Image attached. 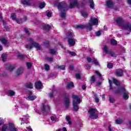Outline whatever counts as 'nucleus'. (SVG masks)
Segmentation results:
<instances>
[{
    "mask_svg": "<svg viewBox=\"0 0 131 131\" xmlns=\"http://www.w3.org/2000/svg\"><path fill=\"white\" fill-rule=\"evenodd\" d=\"M63 104L65 105L66 108H68L70 105V100L69 97H66L63 100Z\"/></svg>",
    "mask_w": 131,
    "mask_h": 131,
    "instance_id": "12",
    "label": "nucleus"
},
{
    "mask_svg": "<svg viewBox=\"0 0 131 131\" xmlns=\"http://www.w3.org/2000/svg\"><path fill=\"white\" fill-rule=\"evenodd\" d=\"M107 68H109V69H111L113 68V63H109L107 65Z\"/></svg>",
    "mask_w": 131,
    "mask_h": 131,
    "instance_id": "38",
    "label": "nucleus"
},
{
    "mask_svg": "<svg viewBox=\"0 0 131 131\" xmlns=\"http://www.w3.org/2000/svg\"><path fill=\"white\" fill-rule=\"evenodd\" d=\"M66 120H67V121H69V120H70V117L67 116L66 117Z\"/></svg>",
    "mask_w": 131,
    "mask_h": 131,
    "instance_id": "61",
    "label": "nucleus"
},
{
    "mask_svg": "<svg viewBox=\"0 0 131 131\" xmlns=\"http://www.w3.org/2000/svg\"><path fill=\"white\" fill-rule=\"evenodd\" d=\"M86 60H87L88 63H92V62H94L95 63V64H96V65H99V62H98L97 59H96V58H93L92 59L91 58H90V57H87Z\"/></svg>",
    "mask_w": 131,
    "mask_h": 131,
    "instance_id": "14",
    "label": "nucleus"
},
{
    "mask_svg": "<svg viewBox=\"0 0 131 131\" xmlns=\"http://www.w3.org/2000/svg\"><path fill=\"white\" fill-rule=\"evenodd\" d=\"M50 98H53L54 97V93H50Z\"/></svg>",
    "mask_w": 131,
    "mask_h": 131,
    "instance_id": "62",
    "label": "nucleus"
},
{
    "mask_svg": "<svg viewBox=\"0 0 131 131\" xmlns=\"http://www.w3.org/2000/svg\"><path fill=\"white\" fill-rule=\"evenodd\" d=\"M127 3L128 4V5H131V0H127Z\"/></svg>",
    "mask_w": 131,
    "mask_h": 131,
    "instance_id": "64",
    "label": "nucleus"
},
{
    "mask_svg": "<svg viewBox=\"0 0 131 131\" xmlns=\"http://www.w3.org/2000/svg\"><path fill=\"white\" fill-rule=\"evenodd\" d=\"M46 6V3L45 2H42L39 4V8L40 9H43Z\"/></svg>",
    "mask_w": 131,
    "mask_h": 131,
    "instance_id": "30",
    "label": "nucleus"
},
{
    "mask_svg": "<svg viewBox=\"0 0 131 131\" xmlns=\"http://www.w3.org/2000/svg\"><path fill=\"white\" fill-rule=\"evenodd\" d=\"M95 73H96L97 74V75H98V76H99L100 78H101V77H102V75L98 71H96Z\"/></svg>",
    "mask_w": 131,
    "mask_h": 131,
    "instance_id": "58",
    "label": "nucleus"
},
{
    "mask_svg": "<svg viewBox=\"0 0 131 131\" xmlns=\"http://www.w3.org/2000/svg\"><path fill=\"white\" fill-rule=\"evenodd\" d=\"M73 104H80V98L77 95L73 96Z\"/></svg>",
    "mask_w": 131,
    "mask_h": 131,
    "instance_id": "11",
    "label": "nucleus"
},
{
    "mask_svg": "<svg viewBox=\"0 0 131 131\" xmlns=\"http://www.w3.org/2000/svg\"><path fill=\"white\" fill-rule=\"evenodd\" d=\"M25 86L27 89H33V84H32V83H27V84H25Z\"/></svg>",
    "mask_w": 131,
    "mask_h": 131,
    "instance_id": "21",
    "label": "nucleus"
},
{
    "mask_svg": "<svg viewBox=\"0 0 131 131\" xmlns=\"http://www.w3.org/2000/svg\"><path fill=\"white\" fill-rule=\"evenodd\" d=\"M81 14L83 17H87L89 15V14L85 12H81Z\"/></svg>",
    "mask_w": 131,
    "mask_h": 131,
    "instance_id": "42",
    "label": "nucleus"
},
{
    "mask_svg": "<svg viewBox=\"0 0 131 131\" xmlns=\"http://www.w3.org/2000/svg\"><path fill=\"white\" fill-rule=\"evenodd\" d=\"M44 28L45 29H46V30H50L51 29V26H50L48 25H47L46 26H44Z\"/></svg>",
    "mask_w": 131,
    "mask_h": 131,
    "instance_id": "44",
    "label": "nucleus"
},
{
    "mask_svg": "<svg viewBox=\"0 0 131 131\" xmlns=\"http://www.w3.org/2000/svg\"><path fill=\"white\" fill-rule=\"evenodd\" d=\"M2 60L3 62H6V60H7V54H3L2 55Z\"/></svg>",
    "mask_w": 131,
    "mask_h": 131,
    "instance_id": "27",
    "label": "nucleus"
},
{
    "mask_svg": "<svg viewBox=\"0 0 131 131\" xmlns=\"http://www.w3.org/2000/svg\"><path fill=\"white\" fill-rule=\"evenodd\" d=\"M44 66H45V70H46V71H48V70H50V66L49 64H45Z\"/></svg>",
    "mask_w": 131,
    "mask_h": 131,
    "instance_id": "40",
    "label": "nucleus"
},
{
    "mask_svg": "<svg viewBox=\"0 0 131 131\" xmlns=\"http://www.w3.org/2000/svg\"><path fill=\"white\" fill-rule=\"evenodd\" d=\"M70 2V9H73V8H75V7H78L79 4H78V2L77 0H69Z\"/></svg>",
    "mask_w": 131,
    "mask_h": 131,
    "instance_id": "10",
    "label": "nucleus"
},
{
    "mask_svg": "<svg viewBox=\"0 0 131 131\" xmlns=\"http://www.w3.org/2000/svg\"><path fill=\"white\" fill-rule=\"evenodd\" d=\"M122 122H123V120H122V119L119 118L116 120V123L117 124H121Z\"/></svg>",
    "mask_w": 131,
    "mask_h": 131,
    "instance_id": "25",
    "label": "nucleus"
},
{
    "mask_svg": "<svg viewBox=\"0 0 131 131\" xmlns=\"http://www.w3.org/2000/svg\"><path fill=\"white\" fill-rule=\"evenodd\" d=\"M47 17H52V12H47Z\"/></svg>",
    "mask_w": 131,
    "mask_h": 131,
    "instance_id": "51",
    "label": "nucleus"
},
{
    "mask_svg": "<svg viewBox=\"0 0 131 131\" xmlns=\"http://www.w3.org/2000/svg\"><path fill=\"white\" fill-rule=\"evenodd\" d=\"M110 103H114V102H115V99H114L112 96H110Z\"/></svg>",
    "mask_w": 131,
    "mask_h": 131,
    "instance_id": "34",
    "label": "nucleus"
},
{
    "mask_svg": "<svg viewBox=\"0 0 131 131\" xmlns=\"http://www.w3.org/2000/svg\"><path fill=\"white\" fill-rule=\"evenodd\" d=\"M78 104V103H73L74 109L75 111H78V109H79L78 105H77Z\"/></svg>",
    "mask_w": 131,
    "mask_h": 131,
    "instance_id": "29",
    "label": "nucleus"
},
{
    "mask_svg": "<svg viewBox=\"0 0 131 131\" xmlns=\"http://www.w3.org/2000/svg\"><path fill=\"white\" fill-rule=\"evenodd\" d=\"M60 16L62 19H65V18H66V14L64 12H61Z\"/></svg>",
    "mask_w": 131,
    "mask_h": 131,
    "instance_id": "37",
    "label": "nucleus"
},
{
    "mask_svg": "<svg viewBox=\"0 0 131 131\" xmlns=\"http://www.w3.org/2000/svg\"><path fill=\"white\" fill-rule=\"evenodd\" d=\"M21 4L24 5L25 6H31V2L30 1H27L26 0H21Z\"/></svg>",
    "mask_w": 131,
    "mask_h": 131,
    "instance_id": "19",
    "label": "nucleus"
},
{
    "mask_svg": "<svg viewBox=\"0 0 131 131\" xmlns=\"http://www.w3.org/2000/svg\"><path fill=\"white\" fill-rule=\"evenodd\" d=\"M110 54L112 57H116V54L113 51H110Z\"/></svg>",
    "mask_w": 131,
    "mask_h": 131,
    "instance_id": "45",
    "label": "nucleus"
},
{
    "mask_svg": "<svg viewBox=\"0 0 131 131\" xmlns=\"http://www.w3.org/2000/svg\"><path fill=\"white\" fill-rule=\"evenodd\" d=\"M116 23L118 24L119 26H122L123 28L124 29H127L128 30H130L131 32V25L128 24V23H126L123 25L124 23V21L121 17H118L116 20Z\"/></svg>",
    "mask_w": 131,
    "mask_h": 131,
    "instance_id": "3",
    "label": "nucleus"
},
{
    "mask_svg": "<svg viewBox=\"0 0 131 131\" xmlns=\"http://www.w3.org/2000/svg\"><path fill=\"white\" fill-rule=\"evenodd\" d=\"M50 105L49 104H42L41 106V112L44 115L47 114L48 113L49 111H50Z\"/></svg>",
    "mask_w": 131,
    "mask_h": 131,
    "instance_id": "9",
    "label": "nucleus"
},
{
    "mask_svg": "<svg viewBox=\"0 0 131 131\" xmlns=\"http://www.w3.org/2000/svg\"><path fill=\"white\" fill-rule=\"evenodd\" d=\"M15 94V92L12 90H10L8 92V95L9 96V97H12V96H14Z\"/></svg>",
    "mask_w": 131,
    "mask_h": 131,
    "instance_id": "26",
    "label": "nucleus"
},
{
    "mask_svg": "<svg viewBox=\"0 0 131 131\" xmlns=\"http://www.w3.org/2000/svg\"><path fill=\"white\" fill-rule=\"evenodd\" d=\"M67 36H68V43L71 47H73L75 45V40L73 39V36L74 34L72 32H68L67 34Z\"/></svg>",
    "mask_w": 131,
    "mask_h": 131,
    "instance_id": "8",
    "label": "nucleus"
},
{
    "mask_svg": "<svg viewBox=\"0 0 131 131\" xmlns=\"http://www.w3.org/2000/svg\"><path fill=\"white\" fill-rule=\"evenodd\" d=\"M82 90H85L86 89V87L85 86V85H83L82 86Z\"/></svg>",
    "mask_w": 131,
    "mask_h": 131,
    "instance_id": "63",
    "label": "nucleus"
},
{
    "mask_svg": "<svg viewBox=\"0 0 131 131\" xmlns=\"http://www.w3.org/2000/svg\"><path fill=\"white\" fill-rule=\"evenodd\" d=\"M108 82H109V84H110V90L111 91H115L114 88H113V87L112 86V82H111V80L108 79Z\"/></svg>",
    "mask_w": 131,
    "mask_h": 131,
    "instance_id": "28",
    "label": "nucleus"
},
{
    "mask_svg": "<svg viewBox=\"0 0 131 131\" xmlns=\"http://www.w3.org/2000/svg\"><path fill=\"white\" fill-rule=\"evenodd\" d=\"M113 5L114 4L112 0H107L105 2V6H106L107 8H112Z\"/></svg>",
    "mask_w": 131,
    "mask_h": 131,
    "instance_id": "16",
    "label": "nucleus"
},
{
    "mask_svg": "<svg viewBox=\"0 0 131 131\" xmlns=\"http://www.w3.org/2000/svg\"><path fill=\"white\" fill-rule=\"evenodd\" d=\"M91 83H94L96 81V77L95 75L93 76L90 79Z\"/></svg>",
    "mask_w": 131,
    "mask_h": 131,
    "instance_id": "32",
    "label": "nucleus"
},
{
    "mask_svg": "<svg viewBox=\"0 0 131 131\" xmlns=\"http://www.w3.org/2000/svg\"><path fill=\"white\" fill-rule=\"evenodd\" d=\"M50 119L52 121H54L55 122H58L59 121V119L56 118V116H52Z\"/></svg>",
    "mask_w": 131,
    "mask_h": 131,
    "instance_id": "22",
    "label": "nucleus"
},
{
    "mask_svg": "<svg viewBox=\"0 0 131 131\" xmlns=\"http://www.w3.org/2000/svg\"><path fill=\"white\" fill-rule=\"evenodd\" d=\"M46 60L48 61V62H53V58L52 57H47L46 58Z\"/></svg>",
    "mask_w": 131,
    "mask_h": 131,
    "instance_id": "50",
    "label": "nucleus"
},
{
    "mask_svg": "<svg viewBox=\"0 0 131 131\" xmlns=\"http://www.w3.org/2000/svg\"><path fill=\"white\" fill-rule=\"evenodd\" d=\"M94 97H95V102L96 103H99V102H100L99 98H98V97L97 96V95L95 94L94 95Z\"/></svg>",
    "mask_w": 131,
    "mask_h": 131,
    "instance_id": "46",
    "label": "nucleus"
},
{
    "mask_svg": "<svg viewBox=\"0 0 131 131\" xmlns=\"http://www.w3.org/2000/svg\"><path fill=\"white\" fill-rule=\"evenodd\" d=\"M17 23H18V24H21L23 23V20H22L21 19L18 18L16 19Z\"/></svg>",
    "mask_w": 131,
    "mask_h": 131,
    "instance_id": "48",
    "label": "nucleus"
},
{
    "mask_svg": "<svg viewBox=\"0 0 131 131\" xmlns=\"http://www.w3.org/2000/svg\"><path fill=\"white\" fill-rule=\"evenodd\" d=\"M74 85L73 84V82H70L68 84L67 88L68 89H70V88H72V86H73Z\"/></svg>",
    "mask_w": 131,
    "mask_h": 131,
    "instance_id": "36",
    "label": "nucleus"
},
{
    "mask_svg": "<svg viewBox=\"0 0 131 131\" xmlns=\"http://www.w3.org/2000/svg\"><path fill=\"white\" fill-rule=\"evenodd\" d=\"M75 76L77 79H80V75L79 74H76Z\"/></svg>",
    "mask_w": 131,
    "mask_h": 131,
    "instance_id": "54",
    "label": "nucleus"
},
{
    "mask_svg": "<svg viewBox=\"0 0 131 131\" xmlns=\"http://www.w3.org/2000/svg\"><path fill=\"white\" fill-rule=\"evenodd\" d=\"M57 131H67V129H66V128L63 127V128H62V129H57Z\"/></svg>",
    "mask_w": 131,
    "mask_h": 131,
    "instance_id": "53",
    "label": "nucleus"
},
{
    "mask_svg": "<svg viewBox=\"0 0 131 131\" xmlns=\"http://www.w3.org/2000/svg\"><path fill=\"white\" fill-rule=\"evenodd\" d=\"M122 93L124 94L123 96V98L125 99V100H127V99H128V94L125 91L124 87L119 88L117 90L115 91V94H121Z\"/></svg>",
    "mask_w": 131,
    "mask_h": 131,
    "instance_id": "6",
    "label": "nucleus"
},
{
    "mask_svg": "<svg viewBox=\"0 0 131 131\" xmlns=\"http://www.w3.org/2000/svg\"><path fill=\"white\" fill-rule=\"evenodd\" d=\"M111 45H112V46H116L117 45V41L114 39H111Z\"/></svg>",
    "mask_w": 131,
    "mask_h": 131,
    "instance_id": "24",
    "label": "nucleus"
},
{
    "mask_svg": "<svg viewBox=\"0 0 131 131\" xmlns=\"http://www.w3.org/2000/svg\"><path fill=\"white\" fill-rule=\"evenodd\" d=\"M4 124V120L0 118V125Z\"/></svg>",
    "mask_w": 131,
    "mask_h": 131,
    "instance_id": "59",
    "label": "nucleus"
},
{
    "mask_svg": "<svg viewBox=\"0 0 131 131\" xmlns=\"http://www.w3.org/2000/svg\"><path fill=\"white\" fill-rule=\"evenodd\" d=\"M89 3L91 9H94V8H95V4H94V1L93 0H89Z\"/></svg>",
    "mask_w": 131,
    "mask_h": 131,
    "instance_id": "23",
    "label": "nucleus"
},
{
    "mask_svg": "<svg viewBox=\"0 0 131 131\" xmlns=\"http://www.w3.org/2000/svg\"><path fill=\"white\" fill-rule=\"evenodd\" d=\"M11 18L12 20H15L16 19V14L15 13L12 14Z\"/></svg>",
    "mask_w": 131,
    "mask_h": 131,
    "instance_id": "49",
    "label": "nucleus"
},
{
    "mask_svg": "<svg viewBox=\"0 0 131 131\" xmlns=\"http://www.w3.org/2000/svg\"><path fill=\"white\" fill-rule=\"evenodd\" d=\"M96 36H100L101 35V32L100 31H97L96 33Z\"/></svg>",
    "mask_w": 131,
    "mask_h": 131,
    "instance_id": "56",
    "label": "nucleus"
},
{
    "mask_svg": "<svg viewBox=\"0 0 131 131\" xmlns=\"http://www.w3.org/2000/svg\"><path fill=\"white\" fill-rule=\"evenodd\" d=\"M113 82L115 84V85L118 86L120 84V83L118 80H116V79H113Z\"/></svg>",
    "mask_w": 131,
    "mask_h": 131,
    "instance_id": "31",
    "label": "nucleus"
},
{
    "mask_svg": "<svg viewBox=\"0 0 131 131\" xmlns=\"http://www.w3.org/2000/svg\"><path fill=\"white\" fill-rule=\"evenodd\" d=\"M28 41L31 43V45H25L26 49L30 51L33 48H36L37 50H41V47H40V45L38 43L34 41V40L33 38H29L28 39Z\"/></svg>",
    "mask_w": 131,
    "mask_h": 131,
    "instance_id": "2",
    "label": "nucleus"
},
{
    "mask_svg": "<svg viewBox=\"0 0 131 131\" xmlns=\"http://www.w3.org/2000/svg\"><path fill=\"white\" fill-rule=\"evenodd\" d=\"M55 6L57 7L59 11H63V12H67V11H68V5L65 2L57 3L55 4Z\"/></svg>",
    "mask_w": 131,
    "mask_h": 131,
    "instance_id": "4",
    "label": "nucleus"
},
{
    "mask_svg": "<svg viewBox=\"0 0 131 131\" xmlns=\"http://www.w3.org/2000/svg\"><path fill=\"white\" fill-rule=\"evenodd\" d=\"M99 24V20L98 18L96 17H91L90 19V23L86 25H79L76 26L75 28L79 29H84V28H87L89 30H92L93 26L92 25H98Z\"/></svg>",
    "mask_w": 131,
    "mask_h": 131,
    "instance_id": "1",
    "label": "nucleus"
},
{
    "mask_svg": "<svg viewBox=\"0 0 131 131\" xmlns=\"http://www.w3.org/2000/svg\"><path fill=\"white\" fill-rule=\"evenodd\" d=\"M116 75L118 77H121V76L123 75V71L122 70V69H117L116 71Z\"/></svg>",
    "mask_w": 131,
    "mask_h": 131,
    "instance_id": "13",
    "label": "nucleus"
},
{
    "mask_svg": "<svg viewBox=\"0 0 131 131\" xmlns=\"http://www.w3.org/2000/svg\"><path fill=\"white\" fill-rule=\"evenodd\" d=\"M8 69L10 71H12V70H14V67L12 66H10L8 67Z\"/></svg>",
    "mask_w": 131,
    "mask_h": 131,
    "instance_id": "52",
    "label": "nucleus"
},
{
    "mask_svg": "<svg viewBox=\"0 0 131 131\" xmlns=\"http://www.w3.org/2000/svg\"><path fill=\"white\" fill-rule=\"evenodd\" d=\"M27 67L28 69H30L32 67V64L31 62H27Z\"/></svg>",
    "mask_w": 131,
    "mask_h": 131,
    "instance_id": "39",
    "label": "nucleus"
},
{
    "mask_svg": "<svg viewBox=\"0 0 131 131\" xmlns=\"http://www.w3.org/2000/svg\"><path fill=\"white\" fill-rule=\"evenodd\" d=\"M6 130L17 131V128L15 127L14 124L12 123H9L8 124V126H7V125H4L2 127V131H6Z\"/></svg>",
    "mask_w": 131,
    "mask_h": 131,
    "instance_id": "5",
    "label": "nucleus"
},
{
    "mask_svg": "<svg viewBox=\"0 0 131 131\" xmlns=\"http://www.w3.org/2000/svg\"><path fill=\"white\" fill-rule=\"evenodd\" d=\"M22 73H23V68L18 69L16 71V75H17V76L21 75Z\"/></svg>",
    "mask_w": 131,
    "mask_h": 131,
    "instance_id": "20",
    "label": "nucleus"
},
{
    "mask_svg": "<svg viewBox=\"0 0 131 131\" xmlns=\"http://www.w3.org/2000/svg\"><path fill=\"white\" fill-rule=\"evenodd\" d=\"M0 41L2 45H4L5 46L9 45V43L8 42V39H6L5 38L3 37L0 38Z\"/></svg>",
    "mask_w": 131,
    "mask_h": 131,
    "instance_id": "18",
    "label": "nucleus"
},
{
    "mask_svg": "<svg viewBox=\"0 0 131 131\" xmlns=\"http://www.w3.org/2000/svg\"><path fill=\"white\" fill-rule=\"evenodd\" d=\"M17 57H18V58H19V59H23V58H24V57H25V55L19 54L17 55Z\"/></svg>",
    "mask_w": 131,
    "mask_h": 131,
    "instance_id": "43",
    "label": "nucleus"
},
{
    "mask_svg": "<svg viewBox=\"0 0 131 131\" xmlns=\"http://www.w3.org/2000/svg\"><path fill=\"white\" fill-rule=\"evenodd\" d=\"M69 54L70 55H71V56H72L73 57H75V56H77L76 53H75V52H70Z\"/></svg>",
    "mask_w": 131,
    "mask_h": 131,
    "instance_id": "47",
    "label": "nucleus"
},
{
    "mask_svg": "<svg viewBox=\"0 0 131 131\" xmlns=\"http://www.w3.org/2000/svg\"><path fill=\"white\" fill-rule=\"evenodd\" d=\"M56 68H57L58 69H61V70H64V69H65L66 67L64 65H62V66H56Z\"/></svg>",
    "mask_w": 131,
    "mask_h": 131,
    "instance_id": "33",
    "label": "nucleus"
},
{
    "mask_svg": "<svg viewBox=\"0 0 131 131\" xmlns=\"http://www.w3.org/2000/svg\"><path fill=\"white\" fill-rule=\"evenodd\" d=\"M35 88V89H42V84L41 83V82L40 81L36 82Z\"/></svg>",
    "mask_w": 131,
    "mask_h": 131,
    "instance_id": "17",
    "label": "nucleus"
},
{
    "mask_svg": "<svg viewBox=\"0 0 131 131\" xmlns=\"http://www.w3.org/2000/svg\"><path fill=\"white\" fill-rule=\"evenodd\" d=\"M85 67H86L87 70H90V69H91V66H90L89 64H85Z\"/></svg>",
    "mask_w": 131,
    "mask_h": 131,
    "instance_id": "55",
    "label": "nucleus"
},
{
    "mask_svg": "<svg viewBox=\"0 0 131 131\" xmlns=\"http://www.w3.org/2000/svg\"><path fill=\"white\" fill-rule=\"evenodd\" d=\"M73 68V64H71L69 67V69H70V70H72Z\"/></svg>",
    "mask_w": 131,
    "mask_h": 131,
    "instance_id": "60",
    "label": "nucleus"
},
{
    "mask_svg": "<svg viewBox=\"0 0 131 131\" xmlns=\"http://www.w3.org/2000/svg\"><path fill=\"white\" fill-rule=\"evenodd\" d=\"M103 51L104 52V53H108V47H107L106 46H104L103 47Z\"/></svg>",
    "mask_w": 131,
    "mask_h": 131,
    "instance_id": "41",
    "label": "nucleus"
},
{
    "mask_svg": "<svg viewBox=\"0 0 131 131\" xmlns=\"http://www.w3.org/2000/svg\"><path fill=\"white\" fill-rule=\"evenodd\" d=\"M28 94H29V96L28 97V99L29 100H30V101H33L34 100H35V99H36V96L34 95L32 96L31 95V94H32V92L31 91H28Z\"/></svg>",
    "mask_w": 131,
    "mask_h": 131,
    "instance_id": "15",
    "label": "nucleus"
},
{
    "mask_svg": "<svg viewBox=\"0 0 131 131\" xmlns=\"http://www.w3.org/2000/svg\"><path fill=\"white\" fill-rule=\"evenodd\" d=\"M50 52L51 54H55V53H56V51H55V50H54V49H51L50 50Z\"/></svg>",
    "mask_w": 131,
    "mask_h": 131,
    "instance_id": "57",
    "label": "nucleus"
},
{
    "mask_svg": "<svg viewBox=\"0 0 131 131\" xmlns=\"http://www.w3.org/2000/svg\"><path fill=\"white\" fill-rule=\"evenodd\" d=\"M89 112L91 119H97L98 118L99 112H98L97 109L91 108L89 110Z\"/></svg>",
    "mask_w": 131,
    "mask_h": 131,
    "instance_id": "7",
    "label": "nucleus"
},
{
    "mask_svg": "<svg viewBox=\"0 0 131 131\" xmlns=\"http://www.w3.org/2000/svg\"><path fill=\"white\" fill-rule=\"evenodd\" d=\"M24 30L26 32V34L27 35H30V34H31V33L29 32V31L28 30V29L26 28H24Z\"/></svg>",
    "mask_w": 131,
    "mask_h": 131,
    "instance_id": "35",
    "label": "nucleus"
}]
</instances>
